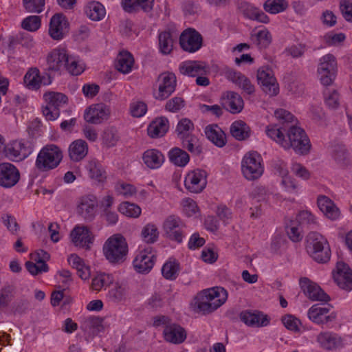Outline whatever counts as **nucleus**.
Masks as SVG:
<instances>
[{"mask_svg":"<svg viewBox=\"0 0 352 352\" xmlns=\"http://www.w3.org/2000/svg\"><path fill=\"white\" fill-rule=\"evenodd\" d=\"M330 311L329 305L320 307L319 305H314L308 311V318L316 324H327L336 319V314L332 313L327 315Z\"/></svg>","mask_w":352,"mask_h":352,"instance_id":"20","label":"nucleus"},{"mask_svg":"<svg viewBox=\"0 0 352 352\" xmlns=\"http://www.w3.org/2000/svg\"><path fill=\"white\" fill-rule=\"evenodd\" d=\"M305 249L309 256L318 263L330 261L331 252L327 239L316 232H309L306 238Z\"/></svg>","mask_w":352,"mask_h":352,"instance_id":"2","label":"nucleus"},{"mask_svg":"<svg viewBox=\"0 0 352 352\" xmlns=\"http://www.w3.org/2000/svg\"><path fill=\"white\" fill-rule=\"evenodd\" d=\"M103 319L100 317L91 316L85 318L81 328L84 331H89L93 333H98L103 331Z\"/></svg>","mask_w":352,"mask_h":352,"instance_id":"46","label":"nucleus"},{"mask_svg":"<svg viewBox=\"0 0 352 352\" xmlns=\"http://www.w3.org/2000/svg\"><path fill=\"white\" fill-rule=\"evenodd\" d=\"M163 335L166 342L175 344L184 342L187 336L185 329L176 323L164 326Z\"/></svg>","mask_w":352,"mask_h":352,"instance_id":"21","label":"nucleus"},{"mask_svg":"<svg viewBox=\"0 0 352 352\" xmlns=\"http://www.w3.org/2000/svg\"><path fill=\"white\" fill-rule=\"evenodd\" d=\"M34 144L32 140H14L4 147L6 156L10 160L20 162L27 158L34 151Z\"/></svg>","mask_w":352,"mask_h":352,"instance_id":"6","label":"nucleus"},{"mask_svg":"<svg viewBox=\"0 0 352 352\" xmlns=\"http://www.w3.org/2000/svg\"><path fill=\"white\" fill-rule=\"evenodd\" d=\"M241 170L244 177L248 180L258 179L263 173L261 158L256 152H249L243 158Z\"/></svg>","mask_w":352,"mask_h":352,"instance_id":"8","label":"nucleus"},{"mask_svg":"<svg viewBox=\"0 0 352 352\" xmlns=\"http://www.w3.org/2000/svg\"><path fill=\"white\" fill-rule=\"evenodd\" d=\"M230 133L237 140H244L250 137V129L242 120L234 122L230 126Z\"/></svg>","mask_w":352,"mask_h":352,"instance_id":"41","label":"nucleus"},{"mask_svg":"<svg viewBox=\"0 0 352 352\" xmlns=\"http://www.w3.org/2000/svg\"><path fill=\"white\" fill-rule=\"evenodd\" d=\"M43 98L47 103L43 107V114L48 120H54L60 115L59 107L67 102V97L58 92L45 93Z\"/></svg>","mask_w":352,"mask_h":352,"instance_id":"7","label":"nucleus"},{"mask_svg":"<svg viewBox=\"0 0 352 352\" xmlns=\"http://www.w3.org/2000/svg\"><path fill=\"white\" fill-rule=\"evenodd\" d=\"M283 148H292L297 154L304 155L309 152L311 144L305 131L300 127L292 125L287 133Z\"/></svg>","mask_w":352,"mask_h":352,"instance_id":"4","label":"nucleus"},{"mask_svg":"<svg viewBox=\"0 0 352 352\" xmlns=\"http://www.w3.org/2000/svg\"><path fill=\"white\" fill-rule=\"evenodd\" d=\"M51 82V77L49 74H47V77L41 76L39 70L36 67L30 69L24 76V82L30 89L37 90L41 84L46 85L50 84Z\"/></svg>","mask_w":352,"mask_h":352,"instance_id":"22","label":"nucleus"},{"mask_svg":"<svg viewBox=\"0 0 352 352\" xmlns=\"http://www.w3.org/2000/svg\"><path fill=\"white\" fill-rule=\"evenodd\" d=\"M206 63L201 61H186L179 66V72L184 75L196 76L206 74L208 71Z\"/></svg>","mask_w":352,"mask_h":352,"instance_id":"25","label":"nucleus"},{"mask_svg":"<svg viewBox=\"0 0 352 352\" xmlns=\"http://www.w3.org/2000/svg\"><path fill=\"white\" fill-rule=\"evenodd\" d=\"M333 278L342 289L349 292L352 290V271L345 265L340 268V265H338L337 272L333 275Z\"/></svg>","mask_w":352,"mask_h":352,"instance_id":"26","label":"nucleus"},{"mask_svg":"<svg viewBox=\"0 0 352 352\" xmlns=\"http://www.w3.org/2000/svg\"><path fill=\"white\" fill-rule=\"evenodd\" d=\"M134 64V58L133 55L127 51H122L117 57L116 68L123 73L128 74Z\"/></svg>","mask_w":352,"mask_h":352,"instance_id":"39","label":"nucleus"},{"mask_svg":"<svg viewBox=\"0 0 352 352\" xmlns=\"http://www.w3.org/2000/svg\"><path fill=\"white\" fill-rule=\"evenodd\" d=\"M87 169L90 177L96 179L99 182L102 181L106 177L104 172L100 169L96 162H89L87 165Z\"/></svg>","mask_w":352,"mask_h":352,"instance_id":"60","label":"nucleus"},{"mask_svg":"<svg viewBox=\"0 0 352 352\" xmlns=\"http://www.w3.org/2000/svg\"><path fill=\"white\" fill-rule=\"evenodd\" d=\"M340 10L343 17L352 22V0H343L340 2Z\"/></svg>","mask_w":352,"mask_h":352,"instance_id":"63","label":"nucleus"},{"mask_svg":"<svg viewBox=\"0 0 352 352\" xmlns=\"http://www.w3.org/2000/svg\"><path fill=\"white\" fill-rule=\"evenodd\" d=\"M337 72V61L331 54H327L320 59L318 75L321 83L324 86L332 84Z\"/></svg>","mask_w":352,"mask_h":352,"instance_id":"9","label":"nucleus"},{"mask_svg":"<svg viewBox=\"0 0 352 352\" xmlns=\"http://www.w3.org/2000/svg\"><path fill=\"white\" fill-rule=\"evenodd\" d=\"M118 210L122 214L129 217L136 218L141 214V208L138 205L127 201L122 203Z\"/></svg>","mask_w":352,"mask_h":352,"instance_id":"54","label":"nucleus"},{"mask_svg":"<svg viewBox=\"0 0 352 352\" xmlns=\"http://www.w3.org/2000/svg\"><path fill=\"white\" fill-rule=\"evenodd\" d=\"M144 164L150 168H157L164 162L163 154L157 149H148L142 156Z\"/></svg>","mask_w":352,"mask_h":352,"instance_id":"37","label":"nucleus"},{"mask_svg":"<svg viewBox=\"0 0 352 352\" xmlns=\"http://www.w3.org/2000/svg\"><path fill=\"white\" fill-rule=\"evenodd\" d=\"M126 287L119 283L115 285L109 291L108 296L113 302H120L126 298Z\"/></svg>","mask_w":352,"mask_h":352,"instance_id":"57","label":"nucleus"},{"mask_svg":"<svg viewBox=\"0 0 352 352\" xmlns=\"http://www.w3.org/2000/svg\"><path fill=\"white\" fill-rule=\"evenodd\" d=\"M300 286L305 295L313 301L327 302L330 297L317 284L311 282L307 278L300 279Z\"/></svg>","mask_w":352,"mask_h":352,"instance_id":"17","label":"nucleus"},{"mask_svg":"<svg viewBox=\"0 0 352 352\" xmlns=\"http://www.w3.org/2000/svg\"><path fill=\"white\" fill-rule=\"evenodd\" d=\"M158 91L154 93V98L158 100L167 99L175 90L177 85L176 76L171 72H164L157 79Z\"/></svg>","mask_w":352,"mask_h":352,"instance_id":"10","label":"nucleus"},{"mask_svg":"<svg viewBox=\"0 0 352 352\" xmlns=\"http://www.w3.org/2000/svg\"><path fill=\"white\" fill-rule=\"evenodd\" d=\"M159 47L163 54H169L173 48L174 39L170 31L162 32L159 36Z\"/></svg>","mask_w":352,"mask_h":352,"instance_id":"45","label":"nucleus"},{"mask_svg":"<svg viewBox=\"0 0 352 352\" xmlns=\"http://www.w3.org/2000/svg\"><path fill=\"white\" fill-rule=\"evenodd\" d=\"M168 157L173 164L179 167L185 166L190 160L188 153L179 147L171 148L168 152Z\"/></svg>","mask_w":352,"mask_h":352,"instance_id":"40","label":"nucleus"},{"mask_svg":"<svg viewBox=\"0 0 352 352\" xmlns=\"http://www.w3.org/2000/svg\"><path fill=\"white\" fill-rule=\"evenodd\" d=\"M88 153V145L83 140L73 142L69 147V156L74 162L82 160Z\"/></svg>","mask_w":352,"mask_h":352,"instance_id":"30","label":"nucleus"},{"mask_svg":"<svg viewBox=\"0 0 352 352\" xmlns=\"http://www.w3.org/2000/svg\"><path fill=\"white\" fill-rule=\"evenodd\" d=\"M227 291L221 287L204 289L195 298V307L204 314L212 313L227 300Z\"/></svg>","mask_w":352,"mask_h":352,"instance_id":"1","label":"nucleus"},{"mask_svg":"<svg viewBox=\"0 0 352 352\" xmlns=\"http://www.w3.org/2000/svg\"><path fill=\"white\" fill-rule=\"evenodd\" d=\"M258 83L262 90L270 96H275L279 92V86L272 70L268 67H262L257 71Z\"/></svg>","mask_w":352,"mask_h":352,"instance_id":"11","label":"nucleus"},{"mask_svg":"<svg viewBox=\"0 0 352 352\" xmlns=\"http://www.w3.org/2000/svg\"><path fill=\"white\" fill-rule=\"evenodd\" d=\"M14 287L7 285L3 287L0 291V308L8 307L14 297Z\"/></svg>","mask_w":352,"mask_h":352,"instance_id":"56","label":"nucleus"},{"mask_svg":"<svg viewBox=\"0 0 352 352\" xmlns=\"http://www.w3.org/2000/svg\"><path fill=\"white\" fill-rule=\"evenodd\" d=\"M287 234L289 238L293 242H299L302 239V234L299 227V223L296 221H291L285 227Z\"/></svg>","mask_w":352,"mask_h":352,"instance_id":"55","label":"nucleus"},{"mask_svg":"<svg viewBox=\"0 0 352 352\" xmlns=\"http://www.w3.org/2000/svg\"><path fill=\"white\" fill-rule=\"evenodd\" d=\"M180 141L182 148L187 149L195 155H199L203 151L199 139L193 134L181 139Z\"/></svg>","mask_w":352,"mask_h":352,"instance_id":"42","label":"nucleus"},{"mask_svg":"<svg viewBox=\"0 0 352 352\" xmlns=\"http://www.w3.org/2000/svg\"><path fill=\"white\" fill-rule=\"evenodd\" d=\"M146 111L147 106L144 102H137L131 105V113L133 117H142L146 113Z\"/></svg>","mask_w":352,"mask_h":352,"instance_id":"64","label":"nucleus"},{"mask_svg":"<svg viewBox=\"0 0 352 352\" xmlns=\"http://www.w3.org/2000/svg\"><path fill=\"white\" fill-rule=\"evenodd\" d=\"M69 265L76 270L78 276L82 280L88 279L91 276L90 268L85 265L82 258L77 254H71L67 259Z\"/></svg>","mask_w":352,"mask_h":352,"instance_id":"34","label":"nucleus"},{"mask_svg":"<svg viewBox=\"0 0 352 352\" xmlns=\"http://www.w3.org/2000/svg\"><path fill=\"white\" fill-rule=\"evenodd\" d=\"M179 264L176 261H168L162 267V273L166 279L174 280L178 275Z\"/></svg>","mask_w":352,"mask_h":352,"instance_id":"53","label":"nucleus"},{"mask_svg":"<svg viewBox=\"0 0 352 352\" xmlns=\"http://www.w3.org/2000/svg\"><path fill=\"white\" fill-rule=\"evenodd\" d=\"M67 21L62 14H56L50 19L49 34L54 40L63 38L64 30L67 28Z\"/></svg>","mask_w":352,"mask_h":352,"instance_id":"23","label":"nucleus"},{"mask_svg":"<svg viewBox=\"0 0 352 352\" xmlns=\"http://www.w3.org/2000/svg\"><path fill=\"white\" fill-rule=\"evenodd\" d=\"M41 18L38 16H29L24 19L21 23V27L30 32L36 31L41 26Z\"/></svg>","mask_w":352,"mask_h":352,"instance_id":"58","label":"nucleus"},{"mask_svg":"<svg viewBox=\"0 0 352 352\" xmlns=\"http://www.w3.org/2000/svg\"><path fill=\"white\" fill-rule=\"evenodd\" d=\"M240 318L245 324L252 327H263L269 323L267 316L259 311H243L240 314Z\"/></svg>","mask_w":352,"mask_h":352,"instance_id":"27","label":"nucleus"},{"mask_svg":"<svg viewBox=\"0 0 352 352\" xmlns=\"http://www.w3.org/2000/svg\"><path fill=\"white\" fill-rule=\"evenodd\" d=\"M168 120L165 118L157 119L148 127V135L152 138L163 136L168 129Z\"/></svg>","mask_w":352,"mask_h":352,"instance_id":"38","label":"nucleus"},{"mask_svg":"<svg viewBox=\"0 0 352 352\" xmlns=\"http://www.w3.org/2000/svg\"><path fill=\"white\" fill-rule=\"evenodd\" d=\"M110 108L104 103L91 105L85 112L84 118L86 122L98 124L107 120L110 116Z\"/></svg>","mask_w":352,"mask_h":352,"instance_id":"15","label":"nucleus"},{"mask_svg":"<svg viewBox=\"0 0 352 352\" xmlns=\"http://www.w3.org/2000/svg\"><path fill=\"white\" fill-rule=\"evenodd\" d=\"M62 159L63 152L58 146L54 144L47 145L38 153L35 166L40 171H48L56 168Z\"/></svg>","mask_w":352,"mask_h":352,"instance_id":"5","label":"nucleus"},{"mask_svg":"<svg viewBox=\"0 0 352 352\" xmlns=\"http://www.w3.org/2000/svg\"><path fill=\"white\" fill-rule=\"evenodd\" d=\"M184 227V223L179 217L175 215L168 216L163 224V229L166 237L177 243L182 241Z\"/></svg>","mask_w":352,"mask_h":352,"instance_id":"14","label":"nucleus"},{"mask_svg":"<svg viewBox=\"0 0 352 352\" xmlns=\"http://www.w3.org/2000/svg\"><path fill=\"white\" fill-rule=\"evenodd\" d=\"M285 131L282 127H278L277 125H269L266 128V133L269 138L275 141L283 148V142H285L286 135L283 133Z\"/></svg>","mask_w":352,"mask_h":352,"instance_id":"50","label":"nucleus"},{"mask_svg":"<svg viewBox=\"0 0 352 352\" xmlns=\"http://www.w3.org/2000/svg\"><path fill=\"white\" fill-rule=\"evenodd\" d=\"M206 172L204 170L196 169L189 172L185 177L186 188L193 193L201 192L207 184Z\"/></svg>","mask_w":352,"mask_h":352,"instance_id":"13","label":"nucleus"},{"mask_svg":"<svg viewBox=\"0 0 352 352\" xmlns=\"http://www.w3.org/2000/svg\"><path fill=\"white\" fill-rule=\"evenodd\" d=\"M20 179V173L15 166L10 163L0 164V186L11 188L16 185Z\"/></svg>","mask_w":352,"mask_h":352,"instance_id":"16","label":"nucleus"},{"mask_svg":"<svg viewBox=\"0 0 352 352\" xmlns=\"http://www.w3.org/2000/svg\"><path fill=\"white\" fill-rule=\"evenodd\" d=\"M207 138L218 147H223L226 142L224 132L217 125H208L205 129Z\"/></svg>","mask_w":352,"mask_h":352,"instance_id":"35","label":"nucleus"},{"mask_svg":"<svg viewBox=\"0 0 352 352\" xmlns=\"http://www.w3.org/2000/svg\"><path fill=\"white\" fill-rule=\"evenodd\" d=\"M67 52L65 49H54L50 52L46 58L47 70L48 72H61L65 69L67 57Z\"/></svg>","mask_w":352,"mask_h":352,"instance_id":"18","label":"nucleus"},{"mask_svg":"<svg viewBox=\"0 0 352 352\" xmlns=\"http://www.w3.org/2000/svg\"><path fill=\"white\" fill-rule=\"evenodd\" d=\"M23 5L26 11L41 13L45 6V0H23Z\"/></svg>","mask_w":352,"mask_h":352,"instance_id":"59","label":"nucleus"},{"mask_svg":"<svg viewBox=\"0 0 352 352\" xmlns=\"http://www.w3.org/2000/svg\"><path fill=\"white\" fill-rule=\"evenodd\" d=\"M72 242L76 246L84 248L91 243L89 237V231L87 227L77 226L71 232Z\"/></svg>","mask_w":352,"mask_h":352,"instance_id":"33","label":"nucleus"},{"mask_svg":"<svg viewBox=\"0 0 352 352\" xmlns=\"http://www.w3.org/2000/svg\"><path fill=\"white\" fill-rule=\"evenodd\" d=\"M226 96L225 106L228 111L232 113H237L242 111L244 102L242 97L239 94L234 91H228Z\"/></svg>","mask_w":352,"mask_h":352,"instance_id":"36","label":"nucleus"},{"mask_svg":"<svg viewBox=\"0 0 352 352\" xmlns=\"http://www.w3.org/2000/svg\"><path fill=\"white\" fill-rule=\"evenodd\" d=\"M113 278L111 275L104 273L96 276L91 281V288L94 291H100L113 283Z\"/></svg>","mask_w":352,"mask_h":352,"instance_id":"48","label":"nucleus"},{"mask_svg":"<svg viewBox=\"0 0 352 352\" xmlns=\"http://www.w3.org/2000/svg\"><path fill=\"white\" fill-rule=\"evenodd\" d=\"M317 341L322 348L327 350L335 349L341 344L340 338L336 334L329 331L319 333Z\"/></svg>","mask_w":352,"mask_h":352,"instance_id":"31","label":"nucleus"},{"mask_svg":"<svg viewBox=\"0 0 352 352\" xmlns=\"http://www.w3.org/2000/svg\"><path fill=\"white\" fill-rule=\"evenodd\" d=\"M252 42L260 49L267 47L272 43V35L269 30L263 28L261 30H254L250 34Z\"/></svg>","mask_w":352,"mask_h":352,"instance_id":"32","label":"nucleus"},{"mask_svg":"<svg viewBox=\"0 0 352 352\" xmlns=\"http://www.w3.org/2000/svg\"><path fill=\"white\" fill-rule=\"evenodd\" d=\"M155 256L146 250L141 251L133 261V266L140 273H147L153 267Z\"/></svg>","mask_w":352,"mask_h":352,"instance_id":"24","label":"nucleus"},{"mask_svg":"<svg viewBox=\"0 0 352 352\" xmlns=\"http://www.w3.org/2000/svg\"><path fill=\"white\" fill-rule=\"evenodd\" d=\"M98 202L94 195H87L80 198L77 207L78 213L86 221H92L96 215Z\"/></svg>","mask_w":352,"mask_h":352,"instance_id":"19","label":"nucleus"},{"mask_svg":"<svg viewBox=\"0 0 352 352\" xmlns=\"http://www.w3.org/2000/svg\"><path fill=\"white\" fill-rule=\"evenodd\" d=\"M120 140V135L115 126L107 127L102 134V142L107 148L115 146Z\"/></svg>","mask_w":352,"mask_h":352,"instance_id":"44","label":"nucleus"},{"mask_svg":"<svg viewBox=\"0 0 352 352\" xmlns=\"http://www.w3.org/2000/svg\"><path fill=\"white\" fill-rule=\"evenodd\" d=\"M25 267L28 271L32 275H36L41 272H47L49 270V267L46 263L38 264L32 261H27L25 263Z\"/></svg>","mask_w":352,"mask_h":352,"instance_id":"62","label":"nucleus"},{"mask_svg":"<svg viewBox=\"0 0 352 352\" xmlns=\"http://www.w3.org/2000/svg\"><path fill=\"white\" fill-rule=\"evenodd\" d=\"M288 3L285 0H267L263 4L265 10L271 14H277L287 9Z\"/></svg>","mask_w":352,"mask_h":352,"instance_id":"51","label":"nucleus"},{"mask_svg":"<svg viewBox=\"0 0 352 352\" xmlns=\"http://www.w3.org/2000/svg\"><path fill=\"white\" fill-rule=\"evenodd\" d=\"M239 8L243 14L250 19L256 20L263 23H267L269 21L268 16L263 11L248 2H241Z\"/></svg>","mask_w":352,"mask_h":352,"instance_id":"29","label":"nucleus"},{"mask_svg":"<svg viewBox=\"0 0 352 352\" xmlns=\"http://www.w3.org/2000/svg\"><path fill=\"white\" fill-rule=\"evenodd\" d=\"M64 69L73 76H78L85 70V66L76 57L68 54Z\"/></svg>","mask_w":352,"mask_h":352,"instance_id":"47","label":"nucleus"},{"mask_svg":"<svg viewBox=\"0 0 352 352\" xmlns=\"http://www.w3.org/2000/svg\"><path fill=\"white\" fill-rule=\"evenodd\" d=\"M141 235L146 243H153L158 239L159 232L154 224L148 223L143 228Z\"/></svg>","mask_w":352,"mask_h":352,"instance_id":"52","label":"nucleus"},{"mask_svg":"<svg viewBox=\"0 0 352 352\" xmlns=\"http://www.w3.org/2000/svg\"><path fill=\"white\" fill-rule=\"evenodd\" d=\"M103 253L109 263H122L128 254V245L125 238L120 234L109 237L104 244Z\"/></svg>","mask_w":352,"mask_h":352,"instance_id":"3","label":"nucleus"},{"mask_svg":"<svg viewBox=\"0 0 352 352\" xmlns=\"http://www.w3.org/2000/svg\"><path fill=\"white\" fill-rule=\"evenodd\" d=\"M318 206L323 214L332 220H335L340 216V210L333 201L326 196H320L318 198Z\"/></svg>","mask_w":352,"mask_h":352,"instance_id":"28","label":"nucleus"},{"mask_svg":"<svg viewBox=\"0 0 352 352\" xmlns=\"http://www.w3.org/2000/svg\"><path fill=\"white\" fill-rule=\"evenodd\" d=\"M185 101L181 97H174L168 100L165 105L166 110L170 112H177L184 107Z\"/></svg>","mask_w":352,"mask_h":352,"instance_id":"61","label":"nucleus"},{"mask_svg":"<svg viewBox=\"0 0 352 352\" xmlns=\"http://www.w3.org/2000/svg\"><path fill=\"white\" fill-rule=\"evenodd\" d=\"M86 15L92 21H100L106 14L104 7L99 2L89 3L85 9Z\"/></svg>","mask_w":352,"mask_h":352,"instance_id":"43","label":"nucleus"},{"mask_svg":"<svg viewBox=\"0 0 352 352\" xmlns=\"http://www.w3.org/2000/svg\"><path fill=\"white\" fill-rule=\"evenodd\" d=\"M194 130V124L188 118L182 119L177 124L176 133L179 140L192 135L191 132Z\"/></svg>","mask_w":352,"mask_h":352,"instance_id":"49","label":"nucleus"},{"mask_svg":"<svg viewBox=\"0 0 352 352\" xmlns=\"http://www.w3.org/2000/svg\"><path fill=\"white\" fill-rule=\"evenodd\" d=\"M201 35L192 28L185 30L179 36V45L186 52H195L199 50L202 45Z\"/></svg>","mask_w":352,"mask_h":352,"instance_id":"12","label":"nucleus"}]
</instances>
